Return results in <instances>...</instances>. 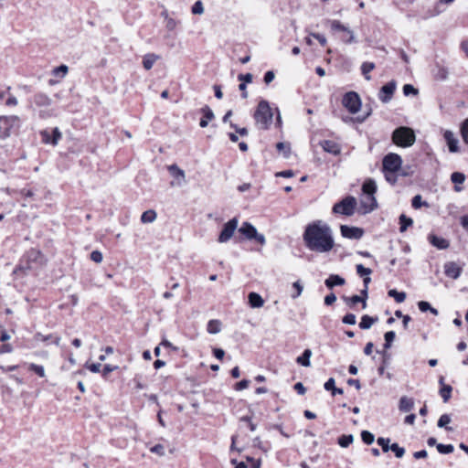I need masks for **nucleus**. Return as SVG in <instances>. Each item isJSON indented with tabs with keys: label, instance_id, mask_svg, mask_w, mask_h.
Returning <instances> with one entry per match:
<instances>
[{
	"label": "nucleus",
	"instance_id": "8fccbe9b",
	"mask_svg": "<svg viewBox=\"0 0 468 468\" xmlns=\"http://www.w3.org/2000/svg\"><path fill=\"white\" fill-rule=\"evenodd\" d=\"M403 93L405 96L417 95L418 90L415 89L411 84H405L403 86Z\"/></svg>",
	"mask_w": 468,
	"mask_h": 468
},
{
	"label": "nucleus",
	"instance_id": "9d476101",
	"mask_svg": "<svg viewBox=\"0 0 468 468\" xmlns=\"http://www.w3.org/2000/svg\"><path fill=\"white\" fill-rule=\"evenodd\" d=\"M397 84L395 80H391L385 84L379 90L378 99L383 103H388L391 101L393 93L396 90Z\"/></svg>",
	"mask_w": 468,
	"mask_h": 468
},
{
	"label": "nucleus",
	"instance_id": "bf43d9fd",
	"mask_svg": "<svg viewBox=\"0 0 468 468\" xmlns=\"http://www.w3.org/2000/svg\"><path fill=\"white\" fill-rule=\"evenodd\" d=\"M176 26L177 22L174 18L169 17L165 19V27L169 31H173L176 27Z\"/></svg>",
	"mask_w": 468,
	"mask_h": 468
},
{
	"label": "nucleus",
	"instance_id": "f3484780",
	"mask_svg": "<svg viewBox=\"0 0 468 468\" xmlns=\"http://www.w3.org/2000/svg\"><path fill=\"white\" fill-rule=\"evenodd\" d=\"M320 145L322 146L324 151H325L329 154H335V155L339 154L341 152L340 145L337 143L331 141V140L322 141L320 143Z\"/></svg>",
	"mask_w": 468,
	"mask_h": 468
},
{
	"label": "nucleus",
	"instance_id": "c03bdc74",
	"mask_svg": "<svg viewBox=\"0 0 468 468\" xmlns=\"http://www.w3.org/2000/svg\"><path fill=\"white\" fill-rule=\"evenodd\" d=\"M389 450L395 453L397 458H402L405 453L404 448L399 446L398 443L391 444Z\"/></svg>",
	"mask_w": 468,
	"mask_h": 468
},
{
	"label": "nucleus",
	"instance_id": "603ef678",
	"mask_svg": "<svg viewBox=\"0 0 468 468\" xmlns=\"http://www.w3.org/2000/svg\"><path fill=\"white\" fill-rule=\"evenodd\" d=\"M377 442L379 446H381L383 452H387L389 451V448H390V446L388 445L389 439L380 437L378 439Z\"/></svg>",
	"mask_w": 468,
	"mask_h": 468
},
{
	"label": "nucleus",
	"instance_id": "423d86ee",
	"mask_svg": "<svg viewBox=\"0 0 468 468\" xmlns=\"http://www.w3.org/2000/svg\"><path fill=\"white\" fill-rule=\"evenodd\" d=\"M343 105L352 114L356 113L361 108V100L355 91H349L343 98Z\"/></svg>",
	"mask_w": 468,
	"mask_h": 468
},
{
	"label": "nucleus",
	"instance_id": "052dcab7",
	"mask_svg": "<svg viewBox=\"0 0 468 468\" xmlns=\"http://www.w3.org/2000/svg\"><path fill=\"white\" fill-rule=\"evenodd\" d=\"M85 367L92 373H99L101 370L100 363H96V364L95 363H93V364L86 363Z\"/></svg>",
	"mask_w": 468,
	"mask_h": 468
},
{
	"label": "nucleus",
	"instance_id": "f257e3e1",
	"mask_svg": "<svg viewBox=\"0 0 468 468\" xmlns=\"http://www.w3.org/2000/svg\"><path fill=\"white\" fill-rule=\"evenodd\" d=\"M303 239L306 248L316 253H329L335 245L333 229L322 220L308 224Z\"/></svg>",
	"mask_w": 468,
	"mask_h": 468
},
{
	"label": "nucleus",
	"instance_id": "4d7b16f0",
	"mask_svg": "<svg viewBox=\"0 0 468 468\" xmlns=\"http://www.w3.org/2000/svg\"><path fill=\"white\" fill-rule=\"evenodd\" d=\"M150 451L154 453L158 454L159 456L165 455V447L162 444H156L153 446Z\"/></svg>",
	"mask_w": 468,
	"mask_h": 468
},
{
	"label": "nucleus",
	"instance_id": "72a5a7b5",
	"mask_svg": "<svg viewBox=\"0 0 468 468\" xmlns=\"http://www.w3.org/2000/svg\"><path fill=\"white\" fill-rule=\"evenodd\" d=\"M375 69V64L373 62H364L361 65V71L367 80H371V76L369 72Z\"/></svg>",
	"mask_w": 468,
	"mask_h": 468
},
{
	"label": "nucleus",
	"instance_id": "1a4fd4ad",
	"mask_svg": "<svg viewBox=\"0 0 468 468\" xmlns=\"http://www.w3.org/2000/svg\"><path fill=\"white\" fill-rule=\"evenodd\" d=\"M329 24L333 31H341L343 33L348 34V38H343L345 43L351 44L356 42L354 32L349 27L343 25L339 20H330Z\"/></svg>",
	"mask_w": 468,
	"mask_h": 468
},
{
	"label": "nucleus",
	"instance_id": "6e6552de",
	"mask_svg": "<svg viewBox=\"0 0 468 468\" xmlns=\"http://www.w3.org/2000/svg\"><path fill=\"white\" fill-rule=\"evenodd\" d=\"M239 232L249 239H256L260 244L265 243V237L258 233L256 228L249 222H244L239 229Z\"/></svg>",
	"mask_w": 468,
	"mask_h": 468
},
{
	"label": "nucleus",
	"instance_id": "bb28decb",
	"mask_svg": "<svg viewBox=\"0 0 468 468\" xmlns=\"http://www.w3.org/2000/svg\"><path fill=\"white\" fill-rule=\"evenodd\" d=\"M378 318L371 317L367 314L362 316L361 321L359 323V327L363 330L369 329L376 322Z\"/></svg>",
	"mask_w": 468,
	"mask_h": 468
},
{
	"label": "nucleus",
	"instance_id": "2eb2a0df",
	"mask_svg": "<svg viewBox=\"0 0 468 468\" xmlns=\"http://www.w3.org/2000/svg\"><path fill=\"white\" fill-rule=\"evenodd\" d=\"M20 119L16 115H9V116H0V123H2L3 127H5V135L9 136L10 128L16 125L19 122Z\"/></svg>",
	"mask_w": 468,
	"mask_h": 468
},
{
	"label": "nucleus",
	"instance_id": "4468645a",
	"mask_svg": "<svg viewBox=\"0 0 468 468\" xmlns=\"http://www.w3.org/2000/svg\"><path fill=\"white\" fill-rule=\"evenodd\" d=\"M168 171L172 175V176L175 177L176 180V186H182L186 183V174L184 170L179 168L176 165H171L168 166ZM172 186L175 185L174 182L171 183Z\"/></svg>",
	"mask_w": 468,
	"mask_h": 468
},
{
	"label": "nucleus",
	"instance_id": "f03ea898",
	"mask_svg": "<svg viewBox=\"0 0 468 468\" xmlns=\"http://www.w3.org/2000/svg\"><path fill=\"white\" fill-rule=\"evenodd\" d=\"M392 141L398 146L410 147L415 143L416 135L411 128L401 126L394 130Z\"/></svg>",
	"mask_w": 468,
	"mask_h": 468
},
{
	"label": "nucleus",
	"instance_id": "ea45409f",
	"mask_svg": "<svg viewBox=\"0 0 468 468\" xmlns=\"http://www.w3.org/2000/svg\"><path fill=\"white\" fill-rule=\"evenodd\" d=\"M361 438H362V441L367 444V445H370L374 442V440H375V436L373 433H371L370 431H363L361 432Z\"/></svg>",
	"mask_w": 468,
	"mask_h": 468
},
{
	"label": "nucleus",
	"instance_id": "49530a36",
	"mask_svg": "<svg viewBox=\"0 0 468 468\" xmlns=\"http://www.w3.org/2000/svg\"><path fill=\"white\" fill-rule=\"evenodd\" d=\"M69 68L66 65H60L53 69L54 76L64 77L68 73Z\"/></svg>",
	"mask_w": 468,
	"mask_h": 468
},
{
	"label": "nucleus",
	"instance_id": "6e6d98bb",
	"mask_svg": "<svg viewBox=\"0 0 468 468\" xmlns=\"http://www.w3.org/2000/svg\"><path fill=\"white\" fill-rule=\"evenodd\" d=\"M344 324H355L356 323V317L354 314H347L342 319Z\"/></svg>",
	"mask_w": 468,
	"mask_h": 468
},
{
	"label": "nucleus",
	"instance_id": "20e7f679",
	"mask_svg": "<svg viewBox=\"0 0 468 468\" xmlns=\"http://www.w3.org/2000/svg\"><path fill=\"white\" fill-rule=\"evenodd\" d=\"M356 206V199L354 197H346L333 207V212L346 216H352Z\"/></svg>",
	"mask_w": 468,
	"mask_h": 468
},
{
	"label": "nucleus",
	"instance_id": "09e8293b",
	"mask_svg": "<svg viewBox=\"0 0 468 468\" xmlns=\"http://www.w3.org/2000/svg\"><path fill=\"white\" fill-rule=\"evenodd\" d=\"M356 272L359 276L364 277V276L370 275L372 271L369 268L364 267L362 264H357L356 265Z\"/></svg>",
	"mask_w": 468,
	"mask_h": 468
},
{
	"label": "nucleus",
	"instance_id": "cd10ccee",
	"mask_svg": "<svg viewBox=\"0 0 468 468\" xmlns=\"http://www.w3.org/2000/svg\"><path fill=\"white\" fill-rule=\"evenodd\" d=\"M344 301L346 304L353 306L358 303H362V308H367V303H365V298L359 295H353L351 297H344Z\"/></svg>",
	"mask_w": 468,
	"mask_h": 468
},
{
	"label": "nucleus",
	"instance_id": "5fc2aeb1",
	"mask_svg": "<svg viewBox=\"0 0 468 468\" xmlns=\"http://www.w3.org/2000/svg\"><path fill=\"white\" fill-rule=\"evenodd\" d=\"M90 260L96 263H101L103 260L102 253L100 250H93L90 253Z\"/></svg>",
	"mask_w": 468,
	"mask_h": 468
},
{
	"label": "nucleus",
	"instance_id": "0e129e2a",
	"mask_svg": "<svg viewBox=\"0 0 468 468\" xmlns=\"http://www.w3.org/2000/svg\"><path fill=\"white\" fill-rule=\"evenodd\" d=\"M239 80L243 81L242 83H250L252 81V75L250 73L239 74Z\"/></svg>",
	"mask_w": 468,
	"mask_h": 468
},
{
	"label": "nucleus",
	"instance_id": "7c9ffc66",
	"mask_svg": "<svg viewBox=\"0 0 468 468\" xmlns=\"http://www.w3.org/2000/svg\"><path fill=\"white\" fill-rule=\"evenodd\" d=\"M413 224V220L408 218L406 215L401 214L399 216V231L405 232L407 229Z\"/></svg>",
	"mask_w": 468,
	"mask_h": 468
},
{
	"label": "nucleus",
	"instance_id": "680f3d73",
	"mask_svg": "<svg viewBox=\"0 0 468 468\" xmlns=\"http://www.w3.org/2000/svg\"><path fill=\"white\" fill-rule=\"evenodd\" d=\"M335 378H330L324 385V388L325 390L327 391H332L335 387Z\"/></svg>",
	"mask_w": 468,
	"mask_h": 468
},
{
	"label": "nucleus",
	"instance_id": "f8f14e48",
	"mask_svg": "<svg viewBox=\"0 0 468 468\" xmlns=\"http://www.w3.org/2000/svg\"><path fill=\"white\" fill-rule=\"evenodd\" d=\"M377 200L374 196H365L360 200V209L363 214H367L377 207Z\"/></svg>",
	"mask_w": 468,
	"mask_h": 468
},
{
	"label": "nucleus",
	"instance_id": "0eeeda50",
	"mask_svg": "<svg viewBox=\"0 0 468 468\" xmlns=\"http://www.w3.org/2000/svg\"><path fill=\"white\" fill-rule=\"evenodd\" d=\"M239 220L237 218H233L229 220L224 226L218 236V242L226 243L228 242L233 236L235 230L238 228Z\"/></svg>",
	"mask_w": 468,
	"mask_h": 468
},
{
	"label": "nucleus",
	"instance_id": "c9c22d12",
	"mask_svg": "<svg viewBox=\"0 0 468 468\" xmlns=\"http://www.w3.org/2000/svg\"><path fill=\"white\" fill-rule=\"evenodd\" d=\"M389 297L394 298L397 303H403L406 299V293L404 292H398L395 289H391L388 292Z\"/></svg>",
	"mask_w": 468,
	"mask_h": 468
},
{
	"label": "nucleus",
	"instance_id": "864d4df0",
	"mask_svg": "<svg viewBox=\"0 0 468 468\" xmlns=\"http://www.w3.org/2000/svg\"><path fill=\"white\" fill-rule=\"evenodd\" d=\"M461 133L463 141L468 144V118L463 122L461 128Z\"/></svg>",
	"mask_w": 468,
	"mask_h": 468
},
{
	"label": "nucleus",
	"instance_id": "aec40b11",
	"mask_svg": "<svg viewBox=\"0 0 468 468\" xmlns=\"http://www.w3.org/2000/svg\"><path fill=\"white\" fill-rule=\"evenodd\" d=\"M346 283L344 278L337 274H331L325 281L324 284L327 288L332 289L335 286H342Z\"/></svg>",
	"mask_w": 468,
	"mask_h": 468
},
{
	"label": "nucleus",
	"instance_id": "473e14b6",
	"mask_svg": "<svg viewBox=\"0 0 468 468\" xmlns=\"http://www.w3.org/2000/svg\"><path fill=\"white\" fill-rule=\"evenodd\" d=\"M28 370L34 372L37 374L39 378H45L46 377V371L43 366L37 365L35 363H29L27 364Z\"/></svg>",
	"mask_w": 468,
	"mask_h": 468
},
{
	"label": "nucleus",
	"instance_id": "79ce46f5",
	"mask_svg": "<svg viewBox=\"0 0 468 468\" xmlns=\"http://www.w3.org/2000/svg\"><path fill=\"white\" fill-rule=\"evenodd\" d=\"M395 336H396V334L394 331H388L387 332L385 335H384V338H385V345H384V347L386 349H388L391 346V343L393 342V340L395 339Z\"/></svg>",
	"mask_w": 468,
	"mask_h": 468
},
{
	"label": "nucleus",
	"instance_id": "69168bd1",
	"mask_svg": "<svg viewBox=\"0 0 468 468\" xmlns=\"http://www.w3.org/2000/svg\"><path fill=\"white\" fill-rule=\"evenodd\" d=\"M418 306H419V309L421 311V312H427L429 311L430 309H431V304L428 303V302H425V301H420L418 303Z\"/></svg>",
	"mask_w": 468,
	"mask_h": 468
},
{
	"label": "nucleus",
	"instance_id": "393cba45",
	"mask_svg": "<svg viewBox=\"0 0 468 468\" xmlns=\"http://www.w3.org/2000/svg\"><path fill=\"white\" fill-rule=\"evenodd\" d=\"M221 322L218 319L209 320L207 325V331L211 335L218 334L221 331Z\"/></svg>",
	"mask_w": 468,
	"mask_h": 468
},
{
	"label": "nucleus",
	"instance_id": "a18cd8bd",
	"mask_svg": "<svg viewBox=\"0 0 468 468\" xmlns=\"http://www.w3.org/2000/svg\"><path fill=\"white\" fill-rule=\"evenodd\" d=\"M191 11L194 15H202L204 13V5L201 0L197 1L192 8Z\"/></svg>",
	"mask_w": 468,
	"mask_h": 468
},
{
	"label": "nucleus",
	"instance_id": "a19ab883",
	"mask_svg": "<svg viewBox=\"0 0 468 468\" xmlns=\"http://www.w3.org/2000/svg\"><path fill=\"white\" fill-rule=\"evenodd\" d=\"M451 422V417L448 414H442L438 420L439 428H446L447 430H452V428H448L447 424Z\"/></svg>",
	"mask_w": 468,
	"mask_h": 468
},
{
	"label": "nucleus",
	"instance_id": "de8ad7c7",
	"mask_svg": "<svg viewBox=\"0 0 468 468\" xmlns=\"http://www.w3.org/2000/svg\"><path fill=\"white\" fill-rule=\"evenodd\" d=\"M451 179L455 184H463L465 180V176L462 173L454 172L452 174Z\"/></svg>",
	"mask_w": 468,
	"mask_h": 468
},
{
	"label": "nucleus",
	"instance_id": "9b49d317",
	"mask_svg": "<svg viewBox=\"0 0 468 468\" xmlns=\"http://www.w3.org/2000/svg\"><path fill=\"white\" fill-rule=\"evenodd\" d=\"M341 235L350 239H360L364 235V230L358 227H349L342 225L340 227Z\"/></svg>",
	"mask_w": 468,
	"mask_h": 468
},
{
	"label": "nucleus",
	"instance_id": "ddd939ff",
	"mask_svg": "<svg viewBox=\"0 0 468 468\" xmlns=\"http://www.w3.org/2000/svg\"><path fill=\"white\" fill-rule=\"evenodd\" d=\"M444 140L448 145L449 151L451 153H458L459 152V139L455 136V134L450 131L446 130L443 133Z\"/></svg>",
	"mask_w": 468,
	"mask_h": 468
},
{
	"label": "nucleus",
	"instance_id": "5701e85b",
	"mask_svg": "<svg viewBox=\"0 0 468 468\" xmlns=\"http://www.w3.org/2000/svg\"><path fill=\"white\" fill-rule=\"evenodd\" d=\"M160 58L158 55L154 53H148L144 57L143 66L146 70L153 68L154 64Z\"/></svg>",
	"mask_w": 468,
	"mask_h": 468
},
{
	"label": "nucleus",
	"instance_id": "412c9836",
	"mask_svg": "<svg viewBox=\"0 0 468 468\" xmlns=\"http://www.w3.org/2000/svg\"><path fill=\"white\" fill-rule=\"evenodd\" d=\"M414 407V401L412 399L403 396L399 399V409L402 412H409Z\"/></svg>",
	"mask_w": 468,
	"mask_h": 468
},
{
	"label": "nucleus",
	"instance_id": "4c0bfd02",
	"mask_svg": "<svg viewBox=\"0 0 468 468\" xmlns=\"http://www.w3.org/2000/svg\"><path fill=\"white\" fill-rule=\"evenodd\" d=\"M437 451L441 454H448L453 452L454 447L452 444L438 443L436 445Z\"/></svg>",
	"mask_w": 468,
	"mask_h": 468
},
{
	"label": "nucleus",
	"instance_id": "e433bc0d",
	"mask_svg": "<svg viewBox=\"0 0 468 468\" xmlns=\"http://www.w3.org/2000/svg\"><path fill=\"white\" fill-rule=\"evenodd\" d=\"M353 441H354V436L351 434L342 435L338 438V444L343 448L348 447Z\"/></svg>",
	"mask_w": 468,
	"mask_h": 468
},
{
	"label": "nucleus",
	"instance_id": "338daca9",
	"mask_svg": "<svg viewBox=\"0 0 468 468\" xmlns=\"http://www.w3.org/2000/svg\"><path fill=\"white\" fill-rule=\"evenodd\" d=\"M250 381L243 379L236 384V390H243L249 387Z\"/></svg>",
	"mask_w": 468,
	"mask_h": 468
},
{
	"label": "nucleus",
	"instance_id": "39448f33",
	"mask_svg": "<svg viewBox=\"0 0 468 468\" xmlns=\"http://www.w3.org/2000/svg\"><path fill=\"white\" fill-rule=\"evenodd\" d=\"M402 159L398 154L390 153L383 158V170L385 173L394 174L400 168Z\"/></svg>",
	"mask_w": 468,
	"mask_h": 468
},
{
	"label": "nucleus",
	"instance_id": "a211bd4d",
	"mask_svg": "<svg viewBox=\"0 0 468 468\" xmlns=\"http://www.w3.org/2000/svg\"><path fill=\"white\" fill-rule=\"evenodd\" d=\"M33 101L37 107H48L52 103L51 98L42 92H38L34 95Z\"/></svg>",
	"mask_w": 468,
	"mask_h": 468
},
{
	"label": "nucleus",
	"instance_id": "c756f323",
	"mask_svg": "<svg viewBox=\"0 0 468 468\" xmlns=\"http://www.w3.org/2000/svg\"><path fill=\"white\" fill-rule=\"evenodd\" d=\"M312 356V351L310 349H305L301 356H298L296 361L298 364L302 365L303 367H309L311 365L310 363V357Z\"/></svg>",
	"mask_w": 468,
	"mask_h": 468
},
{
	"label": "nucleus",
	"instance_id": "f704fd0d",
	"mask_svg": "<svg viewBox=\"0 0 468 468\" xmlns=\"http://www.w3.org/2000/svg\"><path fill=\"white\" fill-rule=\"evenodd\" d=\"M276 149L282 153V155L284 158L288 159L291 155V147L290 144L287 143L280 142L276 144Z\"/></svg>",
	"mask_w": 468,
	"mask_h": 468
},
{
	"label": "nucleus",
	"instance_id": "dca6fc26",
	"mask_svg": "<svg viewBox=\"0 0 468 468\" xmlns=\"http://www.w3.org/2000/svg\"><path fill=\"white\" fill-rule=\"evenodd\" d=\"M445 274L452 279H458L462 273V268L453 261L447 262L444 265Z\"/></svg>",
	"mask_w": 468,
	"mask_h": 468
},
{
	"label": "nucleus",
	"instance_id": "3c124183",
	"mask_svg": "<svg viewBox=\"0 0 468 468\" xmlns=\"http://www.w3.org/2000/svg\"><path fill=\"white\" fill-rule=\"evenodd\" d=\"M62 133L58 127L53 129V135L51 140V144L56 146L58 144V141L61 139Z\"/></svg>",
	"mask_w": 468,
	"mask_h": 468
},
{
	"label": "nucleus",
	"instance_id": "a878e982",
	"mask_svg": "<svg viewBox=\"0 0 468 468\" xmlns=\"http://www.w3.org/2000/svg\"><path fill=\"white\" fill-rule=\"evenodd\" d=\"M429 239H430L431 243L433 246L437 247L438 249L443 250V249H447L449 247L448 240H446L443 238L431 235Z\"/></svg>",
	"mask_w": 468,
	"mask_h": 468
},
{
	"label": "nucleus",
	"instance_id": "774afa93",
	"mask_svg": "<svg viewBox=\"0 0 468 468\" xmlns=\"http://www.w3.org/2000/svg\"><path fill=\"white\" fill-rule=\"evenodd\" d=\"M274 78H275L274 72L271 70H269L264 75V82L266 84H269L274 80Z\"/></svg>",
	"mask_w": 468,
	"mask_h": 468
},
{
	"label": "nucleus",
	"instance_id": "37998d69",
	"mask_svg": "<svg viewBox=\"0 0 468 468\" xmlns=\"http://www.w3.org/2000/svg\"><path fill=\"white\" fill-rule=\"evenodd\" d=\"M411 205L415 209H418L422 206L429 207L427 202L422 201L420 195H417L412 198Z\"/></svg>",
	"mask_w": 468,
	"mask_h": 468
},
{
	"label": "nucleus",
	"instance_id": "6ab92c4d",
	"mask_svg": "<svg viewBox=\"0 0 468 468\" xmlns=\"http://www.w3.org/2000/svg\"><path fill=\"white\" fill-rule=\"evenodd\" d=\"M201 112L204 114L203 118L199 122V125L202 128H205L208 125V122L212 121L215 118V114L211 108L207 105H205L201 109Z\"/></svg>",
	"mask_w": 468,
	"mask_h": 468
},
{
	"label": "nucleus",
	"instance_id": "c85d7f7f",
	"mask_svg": "<svg viewBox=\"0 0 468 468\" xmlns=\"http://www.w3.org/2000/svg\"><path fill=\"white\" fill-rule=\"evenodd\" d=\"M27 261L30 262H39L42 263L43 256L39 250H30L27 253Z\"/></svg>",
	"mask_w": 468,
	"mask_h": 468
},
{
	"label": "nucleus",
	"instance_id": "7ed1b4c3",
	"mask_svg": "<svg viewBox=\"0 0 468 468\" xmlns=\"http://www.w3.org/2000/svg\"><path fill=\"white\" fill-rule=\"evenodd\" d=\"M272 117L273 113L269 105V102L265 100L261 101L254 113L256 123L261 129H267L272 122Z\"/></svg>",
	"mask_w": 468,
	"mask_h": 468
},
{
	"label": "nucleus",
	"instance_id": "e2e57ef3",
	"mask_svg": "<svg viewBox=\"0 0 468 468\" xmlns=\"http://www.w3.org/2000/svg\"><path fill=\"white\" fill-rule=\"evenodd\" d=\"M293 288L296 290V292L292 295V298H297L301 295L303 292V286L301 285L300 282H293Z\"/></svg>",
	"mask_w": 468,
	"mask_h": 468
},
{
	"label": "nucleus",
	"instance_id": "58836bf2",
	"mask_svg": "<svg viewBox=\"0 0 468 468\" xmlns=\"http://www.w3.org/2000/svg\"><path fill=\"white\" fill-rule=\"evenodd\" d=\"M452 390V388L449 385H445L441 388L440 394L444 402H447L449 400V399L451 398Z\"/></svg>",
	"mask_w": 468,
	"mask_h": 468
},
{
	"label": "nucleus",
	"instance_id": "2f4dec72",
	"mask_svg": "<svg viewBox=\"0 0 468 468\" xmlns=\"http://www.w3.org/2000/svg\"><path fill=\"white\" fill-rule=\"evenodd\" d=\"M156 212L154 210H146L141 216V221L143 223H152L156 219Z\"/></svg>",
	"mask_w": 468,
	"mask_h": 468
},
{
	"label": "nucleus",
	"instance_id": "b1692460",
	"mask_svg": "<svg viewBox=\"0 0 468 468\" xmlns=\"http://www.w3.org/2000/svg\"><path fill=\"white\" fill-rule=\"evenodd\" d=\"M362 191L365 196H374L377 191V185L374 180L367 179L362 186Z\"/></svg>",
	"mask_w": 468,
	"mask_h": 468
},
{
	"label": "nucleus",
	"instance_id": "4be33fe9",
	"mask_svg": "<svg viewBox=\"0 0 468 468\" xmlns=\"http://www.w3.org/2000/svg\"><path fill=\"white\" fill-rule=\"evenodd\" d=\"M249 303L252 308H261L264 304L262 297L257 292L249 293Z\"/></svg>",
	"mask_w": 468,
	"mask_h": 468
},
{
	"label": "nucleus",
	"instance_id": "13d9d810",
	"mask_svg": "<svg viewBox=\"0 0 468 468\" xmlns=\"http://www.w3.org/2000/svg\"><path fill=\"white\" fill-rule=\"evenodd\" d=\"M40 135L42 138V142L46 144H51L52 137H50L49 133L47 130H43L40 132Z\"/></svg>",
	"mask_w": 468,
	"mask_h": 468
}]
</instances>
